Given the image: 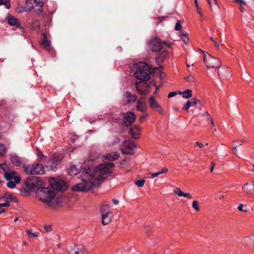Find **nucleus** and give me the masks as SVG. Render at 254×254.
Masks as SVG:
<instances>
[{
    "instance_id": "39",
    "label": "nucleus",
    "mask_w": 254,
    "mask_h": 254,
    "mask_svg": "<svg viewBox=\"0 0 254 254\" xmlns=\"http://www.w3.org/2000/svg\"><path fill=\"white\" fill-rule=\"evenodd\" d=\"M6 153V148L5 146L0 143V157L4 155ZM1 166V165L0 164V167Z\"/></svg>"
},
{
    "instance_id": "36",
    "label": "nucleus",
    "mask_w": 254,
    "mask_h": 254,
    "mask_svg": "<svg viewBox=\"0 0 254 254\" xmlns=\"http://www.w3.org/2000/svg\"><path fill=\"white\" fill-rule=\"evenodd\" d=\"M31 26L34 29L39 30L40 28V24L38 21L35 20L33 21Z\"/></svg>"
},
{
    "instance_id": "34",
    "label": "nucleus",
    "mask_w": 254,
    "mask_h": 254,
    "mask_svg": "<svg viewBox=\"0 0 254 254\" xmlns=\"http://www.w3.org/2000/svg\"><path fill=\"white\" fill-rule=\"evenodd\" d=\"M78 169L75 166H71L68 171V173L71 176L75 175L78 173Z\"/></svg>"
},
{
    "instance_id": "42",
    "label": "nucleus",
    "mask_w": 254,
    "mask_h": 254,
    "mask_svg": "<svg viewBox=\"0 0 254 254\" xmlns=\"http://www.w3.org/2000/svg\"><path fill=\"white\" fill-rule=\"evenodd\" d=\"M198 101V100L196 98H192L191 99V100H190V106L191 107V106H195L197 104Z\"/></svg>"
},
{
    "instance_id": "27",
    "label": "nucleus",
    "mask_w": 254,
    "mask_h": 254,
    "mask_svg": "<svg viewBox=\"0 0 254 254\" xmlns=\"http://www.w3.org/2000/svg\"><path fill=\"white\" fill-rule=\"evenodd\" d=\"M110 213L102 214V224L104 225H106L109 224L112 219V217L110 216Z\"/></svg>"
},
{
    "instance_id": "26",
    "label": "nucleus",
    "mask_w": 254,
    "mask_h": 254,
    "mask_svg": "<svg viewBox=\"0 0 254 254\" xmlns=\"http://www.w3.org/2000/svg\"><path fill=\"white\" fill-rule=\"evenodd\" d=\"M10 160L12 164L16 166H19L21 163V159L15 155H11Z\"/></svg>"
},
{
    "instance_id": "13",
    "label": "nucleus",
    "mask_w": 254,
    "mask_h": 254,
    "mask_svg": "<svg viewBox=\"0 0 254 254\" xmlns=\"http://www.w3.org/2000/svg\"><path fill=\"white\" fill-rule=\"evenodd\" d=\"M136 116L135 114L132 112H127L123 116L124 123L127 126L132 124L135 121Z\"/></svg>"
},
{
    "instance_id": "63",
    "label": "nucleus",
    "mask_w": 254,
    "mask_h": 254,
    "mask_svg": "<svg viewBox=\"0 0 254 254\" xmlns=\"http://www.w3.org/2000/svg\"><path fill=\"white\" fill-rule=\"evenodd\" d=\"M197 12L200 14V15H201L202 14V13H201V10L199 9V7L198 6V8H197Z\"/></svg>"
},
{
    "instance_id": "11",
    "label": "nucleus",
    "mask_w": 254,
    "mask_h": 254,
    "mask_svg": "<svg viewBox=\"0 0 254 254\" xmlns=\"http://www.w3.org/2000/svg\"><path fill=\"white\" fill-rule=\"evenodd\" d=\"M26 183L28 188L34 189L41 185L42 181L38 177H31L27 179Z\"/></svg>"
},
{
    "instance_id": "60",
    "label": "nucleus",
    "mask_w": 254,
    "mask_h": 254,
    "mask_svg": "<svg viewBox=\"0 0 254 254\" xmlns=\"http://www.w3.org/2000/svg\"><path fill=\"white\" fill-rule=\"evenodd\" d=\"M208 120L210 122L211 125L214 126V123L213 119H212V117H210V119H209Z\"/></svg>"
},
{
    "instance_id": "28",
    "label": "nucleus",
    "mask_w": 254,
    "mask_h": 254,
    "mask_svg": "<svg viewBox=\"0 0 254 254\" xmlns=\"http://www.w3.org/2000/svg\"><path fill=\"white\" fill-rule=\"evenodd\" d=\"M179 93L182 95L183 98L188 99L191 97L192 91L191 89H187L183 92H179Z\"/></svg>"
},
{
    "instance_id": "56",
    "label": "nucleus",
    "mask_w": 254,
    "mask_h": 254,
    "mask_svg": "<svg viewBox=\"0 0 254 254\" xmlns=\"http://www.w3.org/2000/svg\"><path fill=\"white\" fill-rule=\"evenodd\" d=\"M159 175H160V174H159V172H156V173H152L151 174V176H152V178L157 177H158Z\"/></svg>"
},
{
    "instance_id": "40",
    "label": "nucleus",
    "mask_w": 254,
    "mask_h": 254,
    "mask_svg": "<svg viewBox=\"0 0 254 254\" xmlns=\"http://www.w3.org/2000/svg\"><path fill=\"white\" fill-rule=\"evenodd\" d=\"M8 182L7 183V187L9 188L13 189L15 187L16 184H17L15 181H12V180H8Z\"/></svg>"
},
{
    "instance_id": "50",
    "label": "nucleus",
    "mask_w": 254,
    "mask_h": 254,
    "mask_svg": "<svg viewBox=\"0 0 254 254\" xmlns=\"http://www.w3.org/2000/svg\"><path fill=\"white\" fill-rule=\"evenodd\" d=\"M44 229L46 232H50L52 230V226L50 225H47L44 227Z\"/></svg>"
},
{
    "instance_id": "51",
    "label": "nucleus",
    "mask_w": 254,
    "mask_h": 254,
    "mask_svg": "<svg viewBox=\"0 0 254 254\" xmlns=\"http://www.w3.org/2000/svg\"><path fill=\"white\" fill-rule=\"evenodd\" d=\"M177 92H170L168 95V98H171V97H174L176 95H177Z\"/></svg>"
},
{
    "instance_id": "64",
    "label": "nucleus",
    "mask_w": 254,
    "mask_h": 254,
    "mask_svg": "<svg viewBox=\"0 0 254 254\" xmlns=\"http://www.w3.org/2000/svg\"><path fill=\"white\" fill-rule=\"evenodd\" d=\"M213 1V3H214V4L217 6V0H212Z\"/></svg>"
},
{
    "instance_id": "23",
    "label": "nucleus",
    "mask_w": 254,
    "mask_h": 254,
    "mask_svg": "<svg viewBox=\"0 0 254 254\" xmlns=\"http://www.w3.org/2000/svg\"><path fill=\"white\" fill-rule=\"evenodd\" d=\"M8 23L13 26L19 27L20 22L15 17L12 16H9L7 18Z\"/></svg>"
},
{
    "instance_id": "21",
    "label": "nucleus",
    "mask_w": 254,
    "mask_h": 254,
    "mask_svg": "<svg viewBox=\"0 0 254 254\" xmlns=\"http://www.w3.org/2000/svg\"><path fill=\"white\" fill-rule=\"evenodd\" d=\"M136 108L137 111H140L142 113H146L147 111L146 103L140 100H138L137 101Z\"/></svg>"
},
{
    "instance_id": "4",
    "label": "nucleus",
    "mask_w": 254,
    "mask_h": 254,
    "mask_svg": "<svg viewBox=\"0 0 254 254\" xmlns=\"http://www.w3.org/2000/svg\"><path fill=\"white\" fill-rule=\"evenodd\" d=\"M136 70L134 72L135 77L141 81L147 80L150 78V75L147 72L149 69L148 65L145 63H139L134 64Z\"/></svg>"
},
{
    "instance_id": "49",
    "label": "nucleus",
    "mask_w": 254,
    "mask_h": 254,
    "mask_svg": "<svg viewBox=\"0 0 254 254\" xmlns=\"http://www.w3.org/2000/svg\"><path fill=\"white\" fill-rule=\"evenodd\" d=\"M243 204L241 203L238 206V209L241 211H244L245 212H247V210L243 209Z\"/></svg>"
},
{
    "instance_id": "19",
    "label": "nucleus",
    "mask_w": 254,
    "mask_h": 254,
    "mask_svg": "<svg viewBox=\"0 0 254 254\" xmlns=\"http://www.w3.org/2000/svg\"><path fill=\"white\" fill-rule=\"evenodd\" d=\"M173 192L174 194L177 195L179 197H186L189 199L192 198V195L189 192H184L182 191L181 189L179 187L175 188L173 189Z\"/></svg>"
},
{
    "instance_id": "44",
    "label": "nucleus",
    "mask_w": 254,
    "mask_h": 254,
    "mask_svg": "<svg viewBox=\"0 0 254 254\" xmlns=\"http://www.w3.org/2000/svg\"><path fill=\"white\" fill-rule=\"evenodd\" d=\"M16 10L18 12H22L23 11H28V10L26 9V5L24 6H18Z\"/></svg>"
},
{
    "instance_id": "15",
    "label": "nucleus",
    "mask_w": 254,
    "mask_h": 254,
    "mask_svg": "<svg viewBox=\"0 0 254 254\" xmlns=\"http://www.w3.org/2000/svg\"><path fill=\"white\" fill-rule=\"evenodd\" d=\"M149 100L150 108L153 109H156L161 114H163V110L156 100L155 97L152 96L149 97Z\"/></svg>"
},
{
    "instance_id": "3",
    "label": "nucleus",
    "mask_w": 254,
    "mask_h": 254,
    "mask_svg": "<svg viewBox=\"0 0 254 254\" xmlns=\"http://www.w3.org/2000/svg\"><path fill=\"white\" fill-rule=\"evenodd\" d=\"M202 52L203 54V62L206 66V72L208 73L209 72L210 68H212L215 71H218L221 65L220 60L212 57L207 52L203 51Z\"/></svg>"
},
{
    "instance_id": "7",
    "label": "nucleus",
    "mask_w": 254,
    "mask_h": 254,
    "mask_svg": "<svg viewBox=\"0 0 254 254\" xmlns=\"http://www.w3.org/2000/svg\"><path fill=\"white\" fill-rule=\"evenodd\" d=\"M24 171L28 174H43L44 169L43 166L39 164H29L25 166Z\"/></svg>"
},
{
    "instance_id": "32",
    "label": "nucleus",
    "mask_w": 254,
    "mask_h": 254,
    "mask_svg": "<svg viewBox=\"0 0 254 254\" xmlns=\"http://www.w3.org/2000/svg\"><path fill=\"white\" fill-rule=\"evenodd\" d=\"M180 37L185 44H187L189 43V39L188 37V34L187 33H182L180 35Z\"/></svg>"
},
{
    "instance_id": "18",
    "label": "nucleus",
    "mask_w": 254,
    "mask_h": 254,
    "mask_svg": "<svg viewBox=\"0 0 254 254\" xmlns=\"http://www.w3.org/2000/svg\"><path fill=\"white\" fill-rule=\"evenodd\" d=\"M124 101L126 104L131 103L136 101L137 97L129 92H126L123 95Z\"/></svg>"
},
{
    "instance_id": "30",
    "label": "nucleus",
    "mask_w": 254,
    "mask_h": 254,
    "mask_svg": "<svg viewBox=\"0 0 254 254\" xmlns=\"http://www.w3.org/2000/svg\"><path fill=\"white\" fill-rule=\"evenodd\" d=\"M168 52L166 51H163L161 53H160L159 55L157 57V59L159 62H162L164 61V59L168 56Z\"/></svg>"
},
{
    "instance_id": "59",
    "label": "nucleus",
    "mask_w": 254,
    "mask_h": 254,
    "mask_svg": "<svg viewBox=\"0 0 254 254\" xmlns=\"http://www.w3.org/2000/svg\"><path fill=\"white\" fill-rule=\"evenodd\" d=\"M120 141V139L118 137H116L115 138V140L114 141V143H118Z\"/></svg>"
},
{
    "instance_id": "35",
    "label": "nucleus",
    "mask_w": 254,
    "mask_h": 254,
    "mask_svg": "<svg viewBox=\"0 0 254 254\" xmlns=\"http://www.w3.org/2000/svg\"><path fill=\"white\" fill-rule=\"evenodd\" d=\"M0 5H4L6 8H10V0H0Z\"/></svg>"
},
{
    "instance_id": "17",
    "label": "nucleus",
    "mask_w": 254,
    "mask_h": 254,
    "mask_svg": "<svg viewBox=\"0 0 254 254\" xmlns=\"http://www.w3.org/2000/svg\"><path fill=\"white\" fill-rule=\"evenodd\" d=\"M67 254H86V253L83 247L75 245L68 250Z\"/></svg>"
},
{
    "instance_id": "8",
    "label": "nucleus",
    "mask_w": 254,
    "mask_h": 254,
    "mask_svg": "<svg viewBox=\"0 0 254 254\" xmlns=\"http://www.w3.org/2000/svg\"><path fill=\"white\" fill-rule=\"evenodd\" d=\"M49 183L51 187L55 190H64L67 188L66 183L62 180H56L55 179H51Z\"/></svg>"
},
{
    "instance_id": "29",
    "label": "nucleus",
    "mask_w": 254,
    "mask_h": 254,
    "mask_svg": "<svg viewBox=\"0 0 254 254\" xmlns=\"http://www.w3.org/2000/svg\"><path fill=\"white\" fill-rule=\"evenodd\" d=\"M100 211L101 214L111 213L110 206L108 204H103L101 207Z\"/></svg>"
},
{
    "instance_id": "20",
    "label": "nucleus",
    "mask_w": 254,
    "mask_h": 254,
    "mask_svg": "<svg viewBox=\"0 0 254 254\" xmlns=\"http://www.w3.org/2000/svg\"><path fill=\"white\" fill-rule=\"evenodd\" d=\"M43 40L42 42V46L43 48L47 51L51 50V42L48 39L45 34H43Z\"/></svg>"
},
{
    "instance_id": "2",
    "label": "nucleus",
    "mask_w": 254,
    "mask_h": 254,
    "mask_svg": "<svg viewBox=\"0 0 254 254\" xmlns=\"http://www.w3.org/2000/svg\"><path fill=\"white\" fill-rule=\"evenodd\" d=\"M37 198L52 209L59 206L62 203L60 198L56 196V193L50 188H39L36 191Z\"/></svg>"
},
{
    "instance_id": "54",
    "label": "nucleus",
    "mask_w": 254,
    "mask_h": 254,
    "mask_svg": "<svg viewBox=\"0 0 254 254\" xmlns=\"http://www.w3.org/2000/svg\"><path fill=\"white\" fill-rule=\"evenodd\" d=\"M238 145H237V144H234V146L233 147V149L234 150L233 151V154L236 155H238L237 150H236V148L238 147Z\"/></svg>"
},
{
    "instance_id": "52",
    "label": "nucleus",
    "mask_w": 254,
    "mask_h": 254,
    "mask_svg": "<svg viewBox=\"0 0 254 254\" xmlns=\"http://www.w3.org/2000/svg\"><path fill=\"white\" fill-rule=\"evenodd\" d=\"M9 205H10L8 201H7L5 203H0V209L1 208V207L2 206H3V207H8V206H9Z\"/></svg>"
},
{
    "instance_id": "47",
    "label": "nucleus",
    "mask_w": 254,
    "mask_h": 254,
    "mask_svg": "<svg viewBox=\"0 0 254 254\" xmlns=\"http://www.w3.org/2000/svg\"><path fill=\"white\" fill-rule=\"evenodd\" d=\"M181 28H182V25H181V23L180 22H177L176 24V25H175V30L177 31H178V30H181Z\"/></svg>"
},
{
    "instance_id": "25",
    "label": "nucleus",
    "mask_w": 254,
    "mask_h": 254,
    "mask_svg": "<svg viewBox=\"0 0 254 254\" xmlns=\"http://www.w3.org/2000/svg\"><path fill=\"white\" fill-rule=\"evenodd\" d=\"M26 234L29 239L37 238L39 237L40 233L37 231L34 232L32 229H29L26 230Z\"/></svg>"
},
{
    "instance_id": "10",
    "label": "nucleus",
    "mask_w": 254,
    "mask_h": 254,
    "mask_svg": "<svg viewBox=\"0 0 254 254\" xmlns=\"http://www.w3.org/2000/svg\"><path fill=\"white\" fill-rule=\"evenodd\" d=\"M62 160V158L59 156H56L50 159L46 163L45 166L49 170H52Z\"/></svg>"
},
{
    "instance_id": "48",
    "label": "nucleus",
    "mask_w": 254,
    "mask_h": 254,
    "mask_svg": "<svg viewBox=\"0 0 254 254\" xmlns=\"http://www.w3.org/2000/svg\"><path fill=\"white\" fill-rule=\"evenodd\" d=\"M168 171V169L166 167L163 168L159 172L160 175L166 173Z\"/></svg>"
},
{
    "instance_id": "24",
    "label": "nucleus",
    "mask_w": 254,
    "mask_h": 254,
    "mask_svg": "<svg viewBox=\"0 0 254 254\" xmlns=\"http://www.w3.org/2000/svg\"><path fill=\"white\" fill-rule=\"evenodd\" d=\"M244 192L250 194H254V188L247 183L244 185L242 187Z\"/></svg>"
},
{
    "instance_id": "38",
    "label": "nucleus",
    "mask_w": 254,
    "mask_h": 254,
    "mask_svg": "<svg viewBox=\"0 0 254 254\" xmlns=\"http://www.w3.org/2000/svg\"><path fill=\"white\" fill-rule=\"evenodd\" d=\"M143 113L144 114L141 115L139 118V121L141 123H142L144 121L147 120L149 118V114L146 113Z\"/></svg>"
},
{
    "instance_id": "5",
    "label": "nucleus",
    "mask_w": 254,
    "mask_h": 254,
    "mask_svg": "<svg viewBox=\"0 0 254 254\" xmlns=\"http://www.w3.org/2000/svg\"><path fill=\"white\" fill-rule=\"evenodd\" d=\"M136 148V144L133 141L127 139L123 142L120 150L124 154L132 155L135 153Z\"/></svg>"
},
{
    "instance_id": "31",
    "label": "nucleus",
    "mask_w": 254,
    "mask_h": 254,
    "mask_svg": "<svg viewBox=\"0 0 254 254\" xmlns=\"http://www.w3.org/2000/svg\"><path fill=\"white\" fill-rule=\"evenodd\" d=\"M5 196L6 197L7 199H8L10 201H13V202H17L18 201L17 198L15 196H14L12 193H6Z\"/></svg>"
},
{
    "instance_id": "45",
    "label": "nucleus",
    "mask_w": 254,
    "mask_h": 254,
    "mask_svg": "<svg viewBox=\"0 0 254 254\" xmlns=\"http://www.w3.org/2000/svg\"><path fill=\"white\" fill-rule=\"evenodd\" d=\"M190 100H188L186 104L184 105V107H183V109L186 111H188L189 110V109L190 107Z\"/></svg>"
},
{
    "instance_id": "58",
    "label": "nucleus",
    "mask_w": 254,
    "mask_h": 254,
    "mask_svg": "<svg viewBox=\"0 0 254 254\" xmlns=\"http://www.w3.org/2000/svg\"><path fill=\"white\" fill-rule=\"evenodd\" d=\"M203 116L206 117L207 119L208 120L209 119H210V117H211L210 116V115H209V114L207 112H205L204 114H203Z\"/></svg>"
},
{
    "instance_id": "55",
    "label": "nucleus",
    "mask_w": 254,
    "mask_h": 254,
    "mask_svg": "<svg viewBox=\"0 0 254 254\" xmlns=\"http://www.w3.org/2000/svg\"><path fill=\"white\" fill-rule=\"evenodd\" d=\"M215 164L214 162H212L211 163V167L210 169V172H213L214 168L215 167Z\"/></svg>"
},
{
    "instance_id": "9",
    "label": "nucleus",
    "mask_w": 254,
    "mask_h": 254,
    "mask_svg": "<svg viewBox=\"0 0 254 254\" xmlns=\"http://www.w3.org/2000/svg\"><path fill=\"white\" fill-rule=\"evenodd\" d=\"M148 46L152 51L155 52L159 51L162 48L161 43L160 40L156 38L151 39L149 41Z\"/></svg>"
},
{
    "instance_id": "46",
    "label": "nucleus",
    "mask_w": 254,
    "mask_h": 254,
    "mask_svg": "<svg viewBox=\"0 0 254 254\" xmlns=\"http://www.w3.org/2000/svg\"><path fill=\"white\" fill-rule=\"evenodd\" d=\"M38 157L39 159L42 160L43 158H44V155L43 154L42 152L39 151V150H37V153Z\"/></svg>"
},
{
    "instance_id": "1",
    "label": "nucleus",
    "mask_w": 254,
    "mask_h": 254,
    "mask_svg": "<svg viewBox=\"0 0 254 254\" xmlns=\"http://www.w3.org/2000/svg\"><path fill=\"white\" fill-rule=\"evenodd\" d=\"M114 165L112 163L100 164L94 169L88 168L81 174V183L72 187L74 191H86L98 186L106 179V175L112 173Z\"/></svg>"
},
{
    "instance_id": "53",
    "label": "nucleus",
    "mask_w": 254,
    "mask_h": 254,
    "mask_svg": "<svg viewBox=\"0 0 254 254\" xmlns=\"http://www.w3.org/2000/svg\"><path fill=\"white\" fill-rule=\"evenodd\" d=\"M236 2L239 3L241 5L246 4V2L243 0H235Z\"/></svg>"
},
{
    "instance_id": "57",
    "label": "nucleus",
    "mask_w": 254,
    "mask_h": 254,
    "mask_svg": "<svg viewBox=\"0 0 254 254\" xmlns=\"http://www.w3.org/2000/svg\"><path fill=\"white\" fill-rule=\"evenodd\" d=\"M196 145L198 146L199 148H202L204 147V145L202 143L198 141L196 142Z\"/></svg>"
},
{
    "instance_id": "22",
    "label": "nucleus",
    "mask_w": 254,
    "mask_h": 254,
    "mask_svg": "<svg viewBox=\"0 0 254 254\" xmlns=\"http://www.w3.org/2000/svg\"><path fill=\"white\" fill-rule=\"evenodd\" d=\"M120 156V154L118 152H113L111 153L107 154L104 156V158L105 160L109 161H114L118 159Z\"/></svg>"
},
{
    "instance_id": "41",
    "label": "nucleus",
    "mask_w": 254,
    "mask_h": 254,
    "mask_svg": "<svg viewBox=\"0 0 254 254\" xmlns=\"http://www.w3.org/2000/svg\"><path fill=\"white\" fill-rule=\"evenodd\" d=\"M145 183L144 180H138L135 182V184L139 187H142L143 186Z\"/></svg>"
},
{
    "instance_id": "43",
    "label": "nucleus",
    "mask_w": 254,
    "mask_h": 254,
    "mask_svg": "<svg viewBox=\"0 0 254 254\" xmlns=\"http://www.w3.org/2000/svg\"><path fill=\"white\" fill-rule=\"evenodd\" d=\"M207 1L209 5L210 8L211 9L218 7V5L216 6L213 3V1L212 0H207Z\"/></svg>"
},
{
    "instance_id": "16",
    "label": "nucleus",
    "mask_w": 254,
    "mask_h": 254,
    "mask_svg": "<svg viewBox=\"0 0 254 254\" xmlns=\"http://www.w3.org/2000/svg\"><path fill=\"white\" fill-rule=\"evenodd\" d=\"M4 178L6 180H12L14 179L17 184L19 183L21 178L17 175V173L14 171H9L4 174Z\"/></svg>"
},
{
    "instance_id": "33",
    "label": "nucleus",
    "mask_w": 254,
    "mask_h": 254,
    "mask_svg": "<svg viewBox=\"0 0 254 254\" xmlns=\"http://www.w3.org/2000/svg\"><path fill=\"white\" fill-rule=\"evenodd\" d=\"M192 207L195 211L198 212L200 210L199 202L197 200H194L192 202Z\"/></svg>"
},
{
    "instance_id": "62",
    "label": "nucleus",
    "mask_w": 254,
    "mask_h": 254,
    "mask_svg": "<svg viewBox=\"0 0 254 254\" xmlns=\"http://www.w3.org/2000/svg\"><path fill=\"white\" fill-rule=\"evenodd\" d=\"M215 45L216 47H219V43L217 42V41L216 40L213 42Z\"/></svg>"
},
{
    "instance_id": "37",
    "label": "nucleus",
    "mask_w": 254,
    "mask_h": 254,
    "mask_svg": "<svg viewBox=\"0 0 254 254\" xmlns=\"http://www.w3.org/2000/svg\"><path fill=\"white\" fill-rule=\"evenodd\" d=\"M184 79L187 82L190 83H193L195 81V78L192 75L186 77Z\"/></svg>"
},
{
    "instance_id": "14",
    "label": "nucleus",
    "mask_w": 254,
    "mask_h": 254,
    "mask_svg": "<svg viewBox=\"0 0 254 254\" xmlns=\"http://www.w3.org/2000/svg\"><path fill=\"white\" fill-rule=\"evenodd\" d=\"M141 128L138 126H133L129 128V134L134 139H138L140 137Z\"/></svg>"
},
{
    "instance_id": "12",
    "label": "nucleus",
    "mask_w": 254,
    "mask_h": 254,
    "mask_svg": "<svg viewBox=\"0 0 254 254\" xmlns=\"http://www.w3.org/2000/svg\"><path fill=\"white\" fill-rule=\"evenodd\" d=\"M136 88L137 91L141 95H147L150 92L149 86L146 82H137Z\"/></svg>"
},
{
    "instance_id": "6",
    "label": "nucleus",
    "mask_w": 254,
    "mask_h": 254,
    "mask_svg": "<svg viewBox=\"0 0 254 254\" xmlns=\"http://www.w3.org/2000/svg\"><path fill=\"white\" fill-rule=\"evenodd\" d=\"M26 9L28 11L33 10L37 14L42 11L44 2L42 0H27L25 1Z\"/></svg>"
},
{
    "instance_id": "61",
    "label": "nucleus",
    "mask_w": 254,
    "mask_h": 254,
    "mask_svg": "<svg viewBox=\"0 0 254 254\" xmlns=\"http://www.w3.org/2000/svg\"><path fill=\"white\" fill-rule=\"evenodd\" d=\"M113 203L115 204H117L119 203V201L118 200H116V199H113Z\"/></svg>"
}]
</instances>
